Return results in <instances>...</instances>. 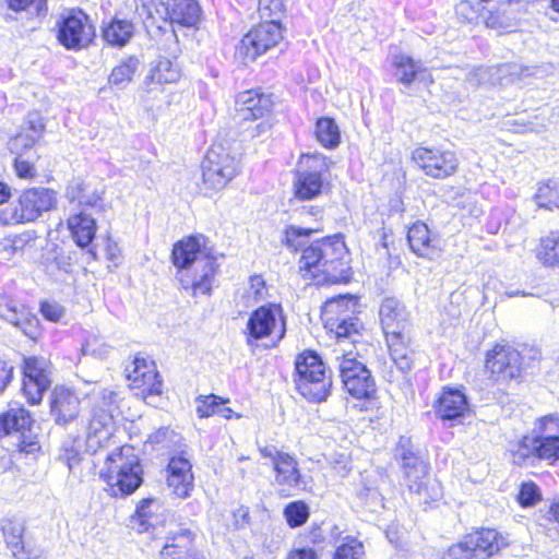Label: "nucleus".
I'll return each mask as SVG.
<instances>
[{
	"label": "nucleus",
	"instance_id": "nucleus-62",
	"mask_svg": "<svg viewBox=\"0 0 559 559\" xmlns=\"http://www.w3.org/2000/svg\"><path fill=\"white\" fill-rule=\"evenodd\" d=\"M173 435L174 431L169 427H160L150 435L148 441L153 444H159L170 439Z\"/></svg>",
	"mask_w": 559,
	"mask_h": 559
},
{
	"label": "nucleus",
	"instance_id": "nucleus-38",
	"mask_svg": "<svg viewBox=\"0 0 559 559\" xmlns=\"http://www.w3.org/2000/svg\"><path fill=\"white\" fill-rule=\"evenodd\" d=\"M534 254L543 266L559 269V230L554 229L539 237Z\"/></svg>",
	"mask_w": 559,
	"mask_h": 559
},
{
	"label": "nucleus",
	"instance_id": "nucleus-25",
	"mask_svg": "<svg viewBox=\"0 0 559 559\" xmlns=\"http://www.w3.org/2000/svg\"><path fill=\"white\" fill-rule=\"evenodd\" d=\"M164 21L174 27L200 29L204 13L198 0H166L163 1Z\"/></svg>",
	"mask_w": 559,
	"mask_h": 559
},
{
	"label": "nucleus",
	"instance_id": "nucleus-39",
	"mask_svg": "<svg viewBox=\"0 0 559 559\" xmlns=\"http://www.w3.org/2000/svg\"><path fill=\"white\" fill-rule=\"evenodd\" d=\"M67 198L71 203H75L81 210L95 209L104 210L103 192H87V185L84 181H75L68 186Z\"/></svg>",
	"mask_w": 559,
	"mask_h": 559
},
{
	"label": "nucleus",
	"instance_id": "nucleus-42",
	"mask_svg": "<svg viewBox=\"0 0 559 559\" xmlns=\"http://www.w3.org/2000/svg\"><path fill=\"white\" fill-rule=\"evenodd\" d=\"M533 201L538 209L559 210V181L546 179L537 185Z\"/></svg>",
	"mask_w": 559,
	"mask_h": 559
},
{
	"label": "nucleus",
	"instance_id": "nucleus-18",
	"mask_svg": "<svg viewBox=\"0 0 559 559\" xmlns=\"http://www.w3.org/2000/svg\"><path fill=\"white\" fill-rule=\"evenodd\" d=\"M345 391L355 400L372 402L378 397L376 381L370 370L349 353L343 354L338 366Z\"/></svg>",
	"mask_w": 559,
	"mask_h": 559
},
{
	"label": "nucleus",
	"instance_id": "nucleus-61",
	"mask_svg": "<svg viewBox=\"0 0 559 559\" xmlns=\"http://www.w3.org/2000/svg\"><path fill=\"white\" fill-rule=\"evenodd\" d=\"M484 24L488 28H501L503 26V16L498 10H490L484 20Z\"/></svg>",
	"mask_w": 559,
	"mask_h": 559
},
{
	"label": "nucleus",
	"instance_id": "nucleus-53",
	"mask_svg": "<svg viewBox=\"0 0 559 559\" xmlns=\"http://www.w3.org/2000/svg\"><path fill=\"white\" fill-rule=\"evenodd\" d=\"M17 442L15 444V451L19 455L27 457V456H37L41 451V444L38 439V436L35 433L28 432L24 436H16Z\"/></svg>",
	"mask_w": 559,
	"mask_h": 559
},
{
	"label": "nucleus",
	"instance_id": "nucleus-55",
	"mask_svg": "<svg viewBox=\"0 0 559 559\" xmlns=\"http://www.w3.org/2000/svg\"><path fill=\"white\" fill-rule=\"evenodd\" d=\"M39 311L50 322H59L64 314L63 307L55 300L40 301Z\"/></svg>",
	"mask_w": 559,
	"mask_h": 559
},
{
	"label": "nucleus",
	"instance_id": "nucleus-40",
	"mask_svg": "<svg viewBox=\"0 0 559 559\" xmlns=\"http://www.w3.org/2000/svg\"><path fill=\"white\" fill-rule=\"evenodd\" d=\"M158 503L153 497L142 498L138 501L133 513L130 515L131 523L138 533H146L153 526V520L156 518Z\"/></svg>",
	"mask_w": 559,
	"mask_h": 559
},
{
	"label": "nucleus",
	"instance_id": "nucleus-12",
	"mask_svg": "<svg viewBox=\"0 0 559 559\" xmlns=\"http://www.w3.org/2000/svg\"><path fill=\"white\" fill-rule=\"evenodd\" d=\"M262 459L267 460L273 474V486L281 498H290L306 489V479L297 455L273 445L258 449Z\"/></svg>",
	"mask_w": 559,
	"mask_h": 559
},
{
	"label": "nucleus",
	"instance_id": "nucleus-43",
	"mask_svg": "<svg viewBox=\"0 0 559 559\" xmlns=\"http://www.w3.org/2000/svg\"><path fill=\"white\" fill-rule=\"evenodd\" d=\"M181 78V69L175 60L160 58L151 71L150 82L152 84L164 86L166 84L177 83Z\"/></svg>",
	"mask_w": 559,
	"mask_h": 559
},
{
	"label": "nucleus",
	"instance_id": "nucleus-44",
	"mask_svg": "<svg viewBox=\"0 0 559 559\" xmlns=\"http://www.w3.org/2000/svg\"><path fill=\"white\" fill-rule=\"evenodd\" d=\"M7 9L27 19H43L49 10V0H4Z\"/></svg>",
	"mask_w": 559,
	"mask_h": 559
},
{
	"label": "nucleus",
	"instance_id": "nucleus-3",
	"mask_svg": "<svg viewBox=\"0 0 559 559\" xmlns=\"http://www.w3.org/2000/svg\"><path fill=\"white\" fill-rule=\"evenodd\" d=\"M394 459L399 465L401 480L409 495L428 508H435L444 498V488L431 474L429 461L421 454L408 436H400L394 445Z\"/></svg>",
	"mask_w": 559,
	"mask_h": 559
},
{
	"label": "nucleus",
	"instance_id": "nucleus-1",
	"mask_svg": "<svg viewBox=\"0 0 559 559\" xmlns=\"http://www.w3.org/2000/svg\"><path fill=\"white\" fill-rule=\"evenodd\" d=\"M323 228H304L288 225L283 229L282 245L296 252L299 277L317 287L348 284L352 280L349 250L342 233L328 235L302 247V238L322 233Z\"/></svg>",
	"mask_w": 559,
	"mask_h": 559
},
{
	"label": "nucleus",
	"instance_id": "nucleus-63",
	"mask_svg": "<svg viewBox=\"0 0 559 559\" xmlns=\"http://www.w3.org/2000/svg\"><path fill=\"white\" fill-rule=\"evenodd\" d=\"M105 253L107 260H109L112 263H116L118 259L121 257V251L118 247V243L112 240L110 237L106 238L105 242Z\"/></svg>",
	"mask_w": 559,
	"mask_h": 559
},
{
	"label": "nucleus",
	"instance_id": "nucleus-47",
	"mask_svg": "<svg viewBox=\"0 0 559 559\" xmlns=\"http://www.w3.org/2000/svg\"><path fill=\"white\" fill-rule=\"evenodd\" d=\"M139 63V58L135 56L122 58L111 69L108 76V83L117 86L129 84L138 71Z\"/></svg>",
	"mask_w": 559,
	"mask_h": 559
},
{
	"label": "nucleus",
	"instance_id": "nucleus-24",
	"mask_svg": "<svg viewBox=\"0 0 559 559\" xmlns=\"http://www.w3.org/2000/svg\"><path fill=\"white\" fill-rule=\"evenodd\" d=\"M66 227L73 243L85 251L90 261L98 260V252L94 245L98 231L96 218L84 210L71 213L66 218Z\"/></svg>",
	"mask_w": 559,
	"mask_h": 559
},
{
	"label": "nucleus",
	"instance_id": "nucleus-37",
	"mask_svg": "<svg viewBox=\"0 0 559 559\" xmlns=\"http://www.w3.org/2000/svg\"><path fill=\"white\" fill-rule=\"evenodd\" d=\"M23 526L15 521H5L2 525V533L7 547L16 559H34V550L23 539Z\"/></svg>",
	"mask_w": 559,
	"mask_h": 559
},
{
	"label": "nucleus",
	"instance_id": "nucleus-19",
	"mask_svg": "<svg viewBox=\"0 0 559 559\" xmlns=\"http://www.w3.org/2000/svg\"><path fill=\"white\" fill-rule=\"evenodd\" d=\"M474 559H497L512 545L510 535L496 526L472 527L463 535Z\"/></svg>",
	"mask_w": 559,
	"mask_h": 559
},
{
	"label": "nucleus",
	"instance_id": "nucleus-58",
	"mask_svg": "<svg viewBox=\"0 0 559 559\" xmlns=\"http://www.w3.org/2000/svg\"><path fill=\"white\" fill-rule=\"evenodd\" d=\"M250 523V510L246 506H239L231 512V525L235 530L243 528Z\"/></svg>",
	"mask_w": 559,
	"mask_h": 559
},
{
	"label": "nucleus",
	"instance_id": "nucleus-17",
	"mask_svg": "<svg viewBox=\"0 0 559 559\" xmlns=\"http://www.w3.org/2000/svg\"><path fill=\"white\" fill-rule=\"evenodd\" d=\"M124 378L129 390L143 402L163 394V378L156 362L147 355L136 353L131 364L124 368Z\"/></svg>",
	"mask_w": 559,
	"mask_h": 559
},
{
	"label": "nucleus",
	"instance_id": "nucleus-8",
	"mask_svg": "<svg viewBox=\"0 0 559 559\" xmlns=\"http://www.w3.org/2000/svg\"><path fill=\"white\" fill-rule=\"evenodd\" d=\"M333 160L320 152L301 153L294 170L293 195L300 202L318 199L331 190L328 175Z\"/></svg>",
	"mask_w": 559,
	"mask_h": 559
},
{
	"label": "nucleus",
	"instance_id": "nucleus-15",
	"mask_svg": "<svg viewBox=\"0 0 559 559\" xmlns=\"http://www.w3.org/2000/svg\"><path fill=\"white\" fill-rule=\"evenodd\" d=\"M286 333V319L280 304L269 302L254 309L247 321L246 340L248 344L266 341L276 345Z\"/></svg>",
	"mask_w": 559,
	"mask_h": 559
},
{
	"label": "nucleus",
	"instance_id": "nucleus-26",
	"mask_svg": "<svg viewBox=\"0 0 559 559\" xmlns=\"http://www.w3.org/2000/svg\"><path fill=\"white\" fill-rule=\"evenodd\" d=\"M539 461L549 465L559 462V415L547 414L535 420Z\"/></svg>",
	"mask_w": 559,
	"mask_h": 559
},
{
	"label": "nucleus",
	"instance_id": "nucleus-16",
	"mask_svg": "<svg viewBox=\"0 0 559 559\" xmlns=\"http://www.w3.org/2000/svg\"><path fill=\"white\" fill-rule=\"evenodd\" d=\"M56 38L68 50L87 49L95 43L96 27L84 10L71 8L58 20Z\"/></svg>",
	"mask_w": 559,
	"mask_h": 559
},
{
	"label": "nucleus",
	"instance_id": "nucleus-33",
	"mask_svg": "<svg viewBox=\"0 0 559 559\" xmlns=\"http://www.w3.org/2000/svg\"><path fill=\"white\" fill-rule=\"evenodd\" d=\"M104 43L112 48L127 46L135 34V25L131 20L112 16L100 26Z\"/></svg>",
	"mask_w": 559,
	"mask_h": 559
},
{
	"label": "nucleus",
	"instance_id": "nucleus-64",
	"mask_svg": "<svg viewBox=\"0 0 559 559\" xmlns=\"http://www.w3.org/2000/svg\"><path fill=\"white\" fill-rule=\"evenodd\" d=\"M455 11L463 21L471 22L472 17L468 16V13L475 12V4L471 0H461L456 4Z\"/></svg>",
	"mask_w": 559,
	"mask_h": 559
},
{
	"label": "nucleus",
	"instance_id": "nucleus-46",
	"mask_svg": "<svg viewBox=\"0 0 559 559\" xmlns=\"http://www.w3.org/2000/svg\"><path fill=\"white\" fill-rule=\"evenodd\" d=\"M366 548L355 535H346L334 546L331 559H365Z\"/></svg>",
	"mask_w": 559,
	"mask_h": 559
},
{
	"label": "nucleus",
	"instance_id": "nucleus-49",
	"mask_svg": "<svg viewBox=\"0 0 559 559\" xmlns=\"http://www.w3.org/2000/svg\"><path fill=\"white\" fill-rule=\"evenodd\" d=\"M81 440L78 438L64 442L61 447L59 460L67 465L70 472L81 469L84 462Z\"/></svg>",
	"mask_w": 559,
	"mask_h": 559
},
{
	"label": "nucleus",
	"instance_id": "nucleus-30",
	"mask_svg": "<svg viewBox=\"0 0 559 559\" xmlns=\"http://www.w3.org/2000/svg\"><path fill=\"white\" fill-rule=\"evenodd\" d=\"M80 397L64 386H56L50 394V413L57 424H67L80 412Z\"/></svg>",
	"mask_w": 559,
	"mask_h": 559
},
{
	"label": "nucleus",
	"instance_id": "nucleus-48",
	"mask_svg": "<svg viewBox=\"0 0 559 559\" xmlns=\"http://www.w3.org/2000/svg\"><path fill=\"white\" fill-rule=\"evenodd\" d=\"M310 514L309 504L300 499L289 501L283 508V516L290 528L304 526L308 522Z\"/></svg>",
	"mask_w": 559,
	"mask_h": 559
},
{
	"label": "nucleus",
	"instance_id": "nucleus-51",
	"mask_svg": "<svg viewBox=\"0 0 559 559\" xmlns=\"http://www.w3.org/2000/svg\"><path fill=\"white\" fill-rule=\"evenodd\" d=\"M516 502L522 508H530L542 501V492L537 484L533 480L522 481L519 485Z\"/></svg>",
	"mask_w": 559,
	"mask_h": 559
},
{
	"label": "nucleus",
	"instance_id": "nucleus-4",
	"mask_svg": "<svg viewBox=\"0 0 559 559\" xmlns=\"http://www.w3.org/2000/svg\"><path fill=\"white\" fill-rule=\"evenodd\" d=\"M104 491L112 499H124L144 483L142 460L132 444L124 443L109 452L98 473Z\"/></svg>",
	"mask_w": 559,
	"mask_h": 559
},
{
	"label": "nucleus",
	"instance_id": "nucleus-11",
	"mask_svg": "<svg viewBox=\"0 0 559 559\" xmlns=\"http://www.w3.org/2000/svg\"><path fill=\"white\" fill-rule=\"evenodd\" d=\"M483 370L492 385L506 389L523 381L524 356L510 343L496 342L485 353Z\"/></svg>",
	"mask_w": 559,
	"mask_h": 559
},
{
	"label": "nucleus",
	"instance_id": "nucleus-34",
	"mask_svg": "<svg viewBox=\"0 0 559 559\" xmlns=\"http://www.w3.org/2000/svg\"><path fill=\"white\" fill-rule=\"evenodd\" d=\"M358 310V298L350 294L333 296L324 301L321 307L320 318L325 325L349 316H356Z\"/></svg>",
	"mask_w": 559,
	"mask_h": 559
},
{
	"label": "nucleus",
	"instance_id": "nucleus-52",
	"mask_svg": "<svg viewBox=\"0 0 559 559\" xmlns=\"http://www.w3.org/2000/svg\"><path fill=\"white\" fill-rule=\"evenodd\" d=\"M39 159V155H35L33 158H26L25 155H14L12 167L14 174L20 180H33L37 176L36 162Z\"/></svg>",
	"mask_w": 559,
	"mask_h": 559
},
{
	"label": "nucleus",
	"instance_id": "nucleus-31",
	"mask_svg": "<svg viewBox=\"0 0 559 559\" xmlns=\"http://www.w3.org/2000/svg\"><path fill=\"white\" fill-rule=\"evenodd\" d=\"M323 328L328 336L335 340L337 343L349 341L356 344L367 333V329L365 323L360 320L359 313L331 321L323 325Z\"/></svg>",
	"mask_w": 559,
	"mask_h": 559
},
{
	"label": "nucleus",
	"instance_id": "nucleus-54",
	"mask_svg": "<svg viewBox=\"0 0 559 559\" xmlns=\"http://www.w3.org/2000/svg\"><path fill=\"white\" fill-rule=\"evenodd\" d=\"M440 559H474L463 537L449 545L442 552Z\"/></svg>",
	"mask_w": 559,
	"mask_h": 559
},
{
	"label": "nucleus",
	"instance_id": "nucleus-36",
	"mask_svg": "<svg viewBox=\"0 0 559 559\" xmlns=\"http://www.w3.org/2000/svg\"><path fill=\"white\" fill-rule=\"evenodd\" d=\"M313 139L325 150L333 151L342 143L341 128L334 118L322 116L314 120Z\"/></svg>",
	"mask_w": 559,
	"mask_h": 559
},
{
	"label": "nucleus",
	"instance_id": "nucleus-29",
	"mask_svg": "<svg viewBox=\"0 0 559 559\" xmlns=\"http://www.w3.org/2000/svg\"><path fill=\"white\" fill-rule=\"evenodd\" d=\"M35 419L22 404L10 405L0 413V439L9 436H24L32 431Z\"/></svg>",
	"mask_w": 559,
	"mask_h": 559
},
{
	"label": "nucleus",
	"instance_id": "nucleus-50",
	"mask_svg": "<svg viewBox=\"0 0 559 559\" xmlns=\"http://www.w3.org/2000/svg\"><path fill=\"white\" fill-rule=\"evenodd\" d=\"M286 11L284 0H258V14L262 21L282 22Z\"/></svg>",
	"mask_w": 559,
	"mask_h": 559
},
{
	"label": "nucleus",
	"instance_id": "nucleus-27",
	"mask_svg": "<svg viewBox=\"0 0 559 559\" xmlns=\"http://www.w3.org/2000/svg\"><path fill=\"white\" fill-rule=\"evenodd\" d=\"M160 559H206L189 528L170 533L159 550Z\"/></svg>",
	"mask_w": 559,
	"mask_h": 559
},
{
	"label": "nucleus",
	"instance_id": "nucleus-45",
	"mask_svg": "<svg viewBox=\"0 0 559 559\" xmlns=\"http://www.w3.org/2000/svg\"><path fill=\"white\" fill-rule=\"evenodd\" d=\"M392 64L399 73L397 81L405 86L412 85L426 71L413 57L403 53L394 56Z\"/></svg>",
	"mask_w": 559,
	"mask_h": 559
},
{
	"label": "nucleus",
	"instance_id": "nucleus-7",
	"mask_svg": "<svg viewBox=\"0 0 559 559\" xmlns=\"http://www.w3.org/2000/svg\"><path fill=\"white\" fill-rule=\"evenodd\" d=\"M294 384L309 402H322L331 394L332 372L314 349L306 348L295 356Z\"/></svg>",
	"mask_w": 559,
	"mask_h": 559
},
{
	"label": "nucleus",
	"instance_id": "nucleus-9",
	"mask_svg": "<svg viewBox=\"0 0 559 559\" xmlns=\"http://www.w3.org/2000/svg\"><path fill=\"white\" fill-rule=\"evenodd\" d=\"M58 194L48 187L22 189L11 205L0 211V224L16 226L36 222L43 214L57 209Z\"/></svg>",
	"mask_w": 559,
	"mask_h": 559
},
{
	"label": "nucleus",
	"instance_id": "nucleus-14",
	"mask_svg": "<svg viewBox=\"0 0 559 559\" xmlns=\"http://www.w3.org/2000/svg\"><path fill=\"white\" fill-rule=\"evenodd\" d=\"M285 34L286 27L283 22L261 20L242 35L236 53L242 62H253L277 48L285 40Z\"/></svg>",
	"mask_w": 559,
	"mask_h": 559
},
{
	"label": "nucleus",
	"instance_id": "nucleus-10",
	"mask_svg": "<svg viewBox=\"0 0 559 559\" xmlns=\"http://www.w3.org/2000/svg\"><path fill=\"white\" fill-rule=\"evenodd\" d=\"M201 183L205 193L218 192L241 173L239 156L225 142H214L201 160Z\"/></svg>",
	"mask_w": 559,
	"mask_h": 559
},
{
	"label": "nucleus",
	"instance_id": "nucleus-28",
	"mask_svg": "<svg viewBox=\"0 0 559 559\" xmlns=\"http://www.w3.org/2000/svg\"><path fill=\"white\" fill-rule=\"evenodd\" d=\"M116 421L114 415L104 408L94 409L87 425L86 443L92 452L109 445L114 436Z\"/></svg>",
	"mask_w": 559,
	"mask_h": 559
},
{
	"label": "nucleus",
	"instance_id": "nucleus-60",
	"mask_svg": "<svg viewBox=\"0 0 559 559\" xmlns=\"http://www.w3.org/2000/svg\"><path fill=\"white\" fill-rule=\"evenodd\" d=\"M14 367L7 360L0 359V392L13 380Z\"/></svg>",
	"mask_w": 559,
	"mask_h": 559
},
{
	"label": "nucleus",
	"instance_id": "nucleus-13",
	"mask_svg": "<svg viewBox=\"0 0 559 559\" xmlns=\"http://www.w3.org/2000/svg\"><path fill=\"white\" fill-rule=\"evenodd\" d=\"M408 159L416 170L432 180H448L461 168L455 151L426 142L417 144L411 151Z\"/></svg>",
	"mask_w": 559,
	"mask_h": 559
},
{
	"label": "nucleus",
	"instance_id": "nucleus-23",
	"mask_svg": "<svg viewBox=\"0 0 559 559\" xmlns=\"http://www.w3.org/2000/svg\"><path fill=\"white\" fill-rule=\"evenodd\" d=\"M406 241L413 254L427 261L436 260L443 252L441 237L423 219L406 227Z\"/></svg>",
	"mask_w": 559,
	"mask_h": 559
},
{
	"label": "nucleus",
	"instance_id": "nucleus-6",
	"mask_svg": "<svg viewBox=\"0 0 559 559\" xmlns=\"http://www.w3.org/2000/svg\"><path fill=\"white\" fill-rule=\"evenodd\" d=\"M278 103L276 95L261 86L238 92L234 97V110L242 133L249 139L259 138L273 127V115Z\"/></svg>",
	"mask_w": 559,
	"mask_h": 559
},
{
	"label": "nucleus",
	"instance_id": "nucleus-56",
	"mask_svg": "<svg viewBox=\"0 0 559 559\" xmlns=\"http://www.w3.org/2000/svg\"><path fill=\"white\" fill-rule=\"evenodd\" d=\"M249 294L254 301H259L266 297L267 286L261 274H253L249 277Z\"/></svg>",
	"mask_w": 559,
	"mask_h": 559
},
{
	"label": "nucleus",
	"instance_id": "nucleus-2",
	"mask_svg": "<svg viewBox=\"0 0 559 559\" xmlns=\"http://www.w3.org/2000/svg\"><path fill=\"white\" fill-rule=\"evenodd\" d=\"M203 234H190L174 242L170 262L177 270V280L193 297L211 295L213 282L219 272L217 258Z\"/></svg>",
	"mask_w": 559,
	"mask_h": 559
},
{
	"label": "nucleus",
	"instance_id": "nucleus-21",
	"mask_svg": "<svg viewBox=\"0 0 559 559\" xmlns=\"http://www.w3.org/2000/svg\"><path fill=\"white\" fill-rule=\"evenodd\" d=\"M432 409L440 421L451 426L462 424L472 414V406L463 386H442L433 400Z\"/></svg>",
	"mask_w": 559,
	"mask_h": 559
},
{
	"label": "nucleus",
	"instance_id": "nucleus-5",
	"mask_svg": "<svg viewBox=\"0 0 559 559\" xmlns=\"http://www.w3.org/2000/svg\"><path fill=\"white\" fill-rule=\"evenodd\" d=\"M379 316L391 359L400 370H411L415 360V348L406 307L395 299L386 298L380 306Z\"/></svg>",
	"mask_w": 559,
	"mask_h": 559
},
{
	"label": "nucleus",
	"instance_id": "nucleus-41",
	"mask_svg": "<svg viewBox=\"0 0 559 559\" xmlns=\"http://www.w3.org/2000/svg\"><path fill=\"white\" fill-rule=\"evenodd\" d=\"M40 139V131L33 124L23 126L10 138L9 150L13 155H25L33 150Z\"/></svg>",
	"mask_w": 559,
	"mask_h": 559
},
{
	"label": "nucleus",
	"instance_id": "nucleus-32",
	"mask_svg": "<svg viewBox=\"0 0 559 559\" xmlns=\"http://www.w3.org/2000/svg\"><path fill=\"white\" fill-rule=\"evenodd\" d=\"M197 416L199 418L221 417L225 420L240 419L242 415L228 406L229 397H224L214 393L199 395L195 399Z\"/></svg>",
	"mask_w": 559,
	"mask_h": 559
},
{
	"label": "nucleus",
	"instance_id": "nucleus-22",
	"mask_svg": "<svg viewBox=\"0 0 559 559\" xmlns=\"http://www.w3.org/2000/svg\"><path fill=\"white\" fill-rule=\"evenodd\" d=\"M165 481L175 497L179 499L191 497L194 490V473L188 451L180 450L168 457L165 467Z\"/></svg>",
	"mask_w": 559,
	"mask_h": 559
},
{
	"label": "nucleus",
	"instance_id": "nucleus-35",
	"mask_svg": "<svg viewBox=\"0 0 559 559\" xmlns=\"http://www.w3.org/2000/svg\"><path fill=\"white\" fill-rule=\"evenodd\" d=\"M509 456L512 465L534 466L539 461L536 432L521 436L510 448Z\"/></svg>",
	"mask_w": 559,
	"mask_h": 559
},
{
	"label": "nucleus",
	"instance_id": "nucleus-59",
	"mask_svg": "<svg viewBox=\"0 0 559 559\" xmlns=\"http://www.w3.org/2000/svg\"><path fill=\"white\" fill-rule=\"evenodd\" d=\"M285 559H319V554L311 547H295L287 552Z\"/></svg>",
	"mask_w": 559,
	"mask_h": 559
},
{
	"label": "nucleus",
	"instance_id": "nucleus-57",
	"mask_svg": "<svg viewBox=\"0 0 559 559\" xmlns=\"http://www.w3.org/2000/svg\"><path fill=\"white\" fill-rule=\"evenodd\" d=\"M304 535H305L306 543L309 545H312V546L323 545L326 540V534H325L322 523H312L305 531Z\"/></svg>",
	"mask_w": 559,
	"mask_h": 559
},
{
	"label": "nucleus",
	"instance_id": "nucleus-20",
	"mask_svg": "<svg viewBox=\"0 0 559 559\" xmlns=\"http://www.w3.org/2000/svg\"><path fill=\"white\" fill-rule=\"evenodd\" d=\"M50 361L39 356H27L21 364V392L26 402L39 405L51 384Z\"/></svg>",
	"mask_w": 559,
	"mask_h": 559
}]
</instances>
